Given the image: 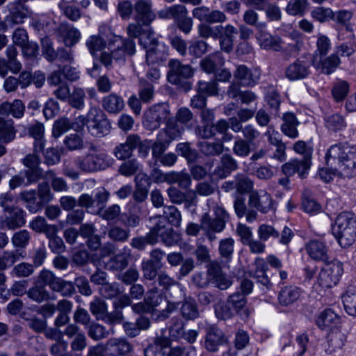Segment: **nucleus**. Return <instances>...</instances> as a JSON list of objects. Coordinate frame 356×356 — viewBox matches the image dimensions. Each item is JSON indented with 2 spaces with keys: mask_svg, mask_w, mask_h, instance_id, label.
Listing matches in <instances>:
<instances>
[{
  "mask_svg": "<svg viewBox=\"0 0 356 356\" xmlns=\"http://www.w3.org/2000/svg\"><path fill=\"white\" fill-rule=\"evenodd\" d=\"M341 60L337 54H332L329 56H320L319 60L314 67L321 71L322 74L330 75L339 67Z\"/></svg>",
  "mask_w": 356,
  "mask_h": 356,
  "instance_id": "32",
  "label": "nucleus"
},
{
  "mask_svg": "<svg viewBox=\"0 0 356 356\" xmlns=\"http://www.w3.org/2000/svg\"><path fill=\"white\" fill-rule=\"evenodd\" d=\"M195 90L206 97L218 96L219 95L218 84L214 80L209 81H199L195 86Z\"/></svg>",
  "mask_w": 356,
  "mask_h": 356,
  "instance_id": "57",
  "label": "nucleus"
},
{
  "mask_svg": "<svg viewBox=\"0 0 356 356\" xmlns=\"http://www.w3.org/2000/svg\"><path fill=\"white\" fill-rule=\"evenodd\" d=\"M88 133L95 138L108 136L111 130V123L106 114L100 108L92 106L88 110Z\"/></svg>",
  "mask_w": 356,
  "mask_h": 356,
  "instance_id": "4",
  "label": "nucleus"
},
{
  "mask_svg": "<svg viewBox=\"0 0 356 356\" xmlns=\"http://www.w3.org/2000/svg\"><path fill=\"white\" fill-rule=\"evenodd\" d=\"M257 234L261 241H267L268 240L277 239L280 243L286 245L291 242L294 236L293 232L287 226H285L282 230L281 234H280V232L273 226L267 224L259 225Z\"/></svg>",
  "mask_w": 356,
  "mask_h": 356,
  "instance_id": "10",
  "label": "nucleus"
},
{
  "mask_svg": "<svg viewBox=\"0 0 356 356\" xmlns=\"http://www.w3.org/2000/svg\"><path fill=\"white\" fill-rule=\"evenodd\" d=\"M101 105L102 111L115 115L123 110L124 102L120 95L116 93H110L102 98Z\"/></svg>",
  "mask_w": 356,
  "mask_h": 356,
  "instance_id": "29",
  "label": "nucleus"
},
{
  "mask_svg": "<svg viewBox=\"0 0 356 356\" xmlns=\"http://www.w3.org/2000/svg\"><path fill=\"white\" fill-rule=\"evenodd\" d=\"M176 152L184 157L188 164L197 162L200 158L197 150L192 148L188 142L178 143L176 146Z\"/></svg>",
  "mask_w": 356,
  "mask_h": 356,
  "instance_id": "51",
  "label": "nucleus"
},
{
  "mask_svg": "<svg viewBox=\"0 0 356 356\" xmlns=\"http://www.w3.org/2000/svg\"><path fill=\"white\" fill-rule=\"evenodd\" d=\"M27 131L29 136L34 139L33 152H41L43 151L45 145L43 124L39 122L30 124L27 127Z\"/></svg>",
  "mask_w": 356,
  "mask_h": 356,
  "instance_id": "27",
  "label": "nucleus"
},
{
  "mask_svg": "<svg viewBox=\"0 0 356 356\" xmlns=\"http://www.w3.org/2000/svg\"><path fill=\"white\" fill-rule=\"evenodd\" d=\"M332 233L341 248L350 247L356 241V216L342 212L332 226Z\"/></svg>",
  "mask_w": 356,
  "mask_h": 356,
  "instance_id": "2",
  "label": "nucleus"
},
{
  "mask_svg": "<svg viewBox=\"0 0 356 356\" xmlns=\"http://www.w3.org/2000/svg\"><path fill=\"white\" fill-rule=\"evenodd\" d=\"M254 8L264 11L266 17L269 21H279L282 18L280 8L276 3L268 2L267 0H263Z\"/></svg>",
  "mask_w": 356,
  "mask_h": 356,
  "instance_id": "47",
  "label": "nucleus"
},
{
  "mask_svg": "<svg viewBox=\"0 0 356 356\" xmlns=\"http://www.w3.org/2000/svg\"><path fill=\"white\" fill-rule=\"evenodd\" d=\"M238 168L236 160L232 155L225 154L220 158V164L216 168L214 173L220 178H226Z\"/></svg>",
  "mask_w": 356,
  "mask_h": 356,
  "instance_id": "31",
  "label": "nucleus"
},
{
  "mask_svg": "<svg viewBox=\"0 0 356 356\" xmlns=\"http://www.w3.org/2000/svg\"><path fill=\"white\" fill-rule=\"evenodd\" d=\"M163 300L162 292L155 286L149 289L144 296L145 302L149 306L152 312L154 308L160 305Z\"/></svg>",
  "mask_w": 356,
  "mask_h": 356,
  "instance_id": "59",
  "label": "nucleus"
},
{
  "mask_svg": "<svg viewBox=\"0 0 356 356\" xmlns=\"http://www.w3.org/2000/svg\"><path fill=\"white\" fill-rule=\"evenodd\" d=\"M340 318L331 309H325L316 316L315 323L321 330L330 329L339 323Z\"/></svg>",
  "mask_w": 356,
  "mask_h": 356,
  "instance_id": "35",
  "label": "nucleus"
},
{
  "mask_svg": "<svg viewBox=\"0 0 356 356\" xmlns=\"http://www.w3.org/2000/svg\"><path fill=\"white\" fill-rule=\"evenodd\" d=\"M186 15H188L186 8L181 4L165 7L158 12L159 18L163 19H173L175 23Z\"/></svg>",
  "mask_w": 356,
  "mask_h": 356,
  "instance_id": "41",
  "label": "nucleus"
},
{
  "mask_svg": "<svg viewBox=\"0 0 356 356\" xmlns=\"http://www.w3.org/2000/svg\"><path fill=\"white\" fill-rule=\"evenodd\" d=\"M241 132L243 136V139L244 140L248 141L254 147L259 145L260 138H261V134L252 124H247L244 126Z\"/></svg>",
  "mask_w": 356,
  "mask_h": 356,
  "instance_id": "64",
  "label": "nucleus"
},
{
  "mask_svg": "<svg viewBox=\"0 0 356 356\" xmlns=\"http://www.w3.org/2000/svg\"><path fill=\"white\" fill-rule=\"evenodd\" d=\"M108 356H124L132 350L129 342L122 339H111L106 343Z\"/></svg>",
  "mask_w": 356,
  "mask_h": 356,
  "instance_id": "28",
  "label": "nucleus"
},
{
  "mask_svg": "<svg viewBox=\"0 0 356 356\" xmlns=\"http://www.w3.org/2000/svg\"><path fill=\"white\" fill-rule=\"evenodd\" d=\"M195 18L207 24H221L227 21V17L224 12L219 10H211L207 6H200L193 10Z\"/></svg>",
  "mask_w": 356,
  "mask_h": 356,
  "instance_id": "19",
  "label": "nucleus"
},
{
  "mask_svg": "<svg viewBox=\"0 0 356 356\" xmlns=\"http://www.w3.org/2000/svg\"><path fill=\"white\" fill-rule=\"evenodd\" d=\"M86 92L80 87H74L70 92L67 99L68 104L77 110H82L85 107Z\"/></svg>",
  "mask_w": 356,
  "mask_h": 356,
  "instance_id": "58",
  "label": "nucleus"
},
{
  "mask_svg": "<svg viewBox=\"0 0 356 356\" xmlns=\"http://www.w3.org/2000/svg\"><path fill=\"white\" fill-rule=\"evenodd\" d=\"M309 256L314 261L327 263L329 261L328 247L319 240H311L305 245Z\"/></svg>",
  "mask_w": 356,
  "mask_h": 356,
  "instance_id": "25",
  "label": "nucleus"
},
{
  "mask_svg": "<svg viewBox=\"0 0 356 356\" xmlns=\"http://www.w3.org/2000/svg\"><path fill=\"white\" fill-rule=\"evenodd\" d=\"M132 301L127 295H122L113 302L114 310L112 312H106L105 318L111 323H120L123 320V308L131 305Z\"/></svg>",
  "mask_w": 356,
  "mask_h": 356,
  "instance_id": "26",
  "label": "nucleus"
},
{
  "mask_svg": "<svg viewBox=\"0 0 356 356\" xmlns=\"http://www.w3.org/2000/svg\"><path fill=\"white\" fill-rule=\"evenodd\" d=\"M307 6V0H290L286 6L285 10L289 15L303 16Z\"/></svg>",
  "mask_w": 356,
  "mask_h": 356,
  "instance_id": "60",
  "label": "nucleus"
},
{
  "mask_svg": "<svg viewBox=\"0 0 356 356\" xmlns=\"http://www.w3.org/2000/svg\"><path fill=\"white\" fill-rule=\"evenodd\" d=\"M168 184H177L181 188L187 190L191 185V175L184 171L170 172H168Z\"/></svg>",
  "mask_w": 356,
  "mask_h": 356,
  "instance_id": "50",
  "label": "nucleus"
},
{
  "mask_svg": "<svg viewBox=\"0 0 356 356\" xmlns=\"http://www.w3.org/2000/svg\"><path fill=\"white\" fill-rule=\"evenodd\" d=\"M120 40V45H118L111 51L113 60L120 63H124L126 56H132L136 53V44L132 38H122L118 37Z\"/></svg>",
  "mask_w": 356,
  "mask_h": 356,
  "instance_id": "24",
  "label": "nucleus"
},
{
  "mask_svg": "<svg viewBox=\"0 0 356 356\" xmlns=\"http://www.w3.org/2000/svg\"><path fill=\"white\" fill-rule=\"evenodd\" d=\"M203 347L209 353H216L221 347L229 344V337L216 325L205 327Z\"/></svg>",
  "mask_w": 356,
  "mask_h": 356,
  "instance_id": "8",
  "label": "nucleus"
},
{
  "mask_svg": "<svg viewBox=\"0 0 356 356\" xmlns=\"http://www.w3.org/2000/svg\"><path fill=\"white\" fill-rule=\"evenodd\" d=\"M9 14L6 17V21L11 24L22 22V0H15L7 6Z\"/></svg>",
  "mask_w": 356,
  "mask_h": 356,
  "instance_id": "49",
  "label": "nucleus"
},
{
  "mask_svg": "<svg viewBox=\"0 0 356 356\" xmlns=\"http://www.w3.org/2000/svg\"><path fill=\"white\" fill-rule=\"evenodd\" d=\"M209 273L211 275V284L220 290H227L232 284V281L222 273L220 264L212 261L209 264Z\"/></svg>",
  "mask_w": 356,
  "mask_h": 356,
  "instance_id": "23",
  "label": "nucleus"
},
{
  "mask_svg": "<svg viewBox=\"0 0 356 356\" xmlns=\"http://www.w3.org/2000/svg\"><path fill=\"white\" fill-rule=\"evenodd\" d=\"M251 146L252 145L242 138L236 137L233 144L232 152L237 156L245 158L252 152Z\"/></svg>",
  "mask_w": 356,
  "mask_h": 356,
  "instance_id": "62",
  "label": "nucleus"
},
{
  "mask_svg": "<svg viewBox=\"0 0 356 356\" xmlns=\"http://www.w3.org/2000/svg\"><path fill=\"white\" fill-rule=\"evenodd\" d=\"M55 35L62 40L67 47L74 46L81 38L79 31L70 24L63 22L55 29Z\"/></svg>",
  "mask_w": 356,
  "mask_h": 356,
  "instance_id": "22",
  "label": "nucleus"
},
{
  "mask_svg": "<svg viewBox=\"0 0 356 356\" xmlns=\"http://www.w3.org/2000/svg\"><path fill=\"white\" fill-rule=\"evenodd\" d=\"M312 161L298 158L291 159L281 167L282 172L286 177H292L297 174L300 179H305L311 168Z\"/></svg>",
  "mask_w": 356,
  "mask_h": 356,
  "instance_id": "15",
  "label": "nucleus"
},
{
  "mask_svg": "<svg viewBox=\"0 0 356 356\" xmlns=\"http://www.w3.org/2000/svg\"><path fill=\"white\" fill-rule=\"evenodd\" d=\"M43 281H40V274L39 275L37 281L35 283V285L30 288L29 291L26 292L27 296L38 302L40 303L44 300H47L49 299V293L45 289V286H47Z\"/></svg>",
  "mask_w": 356,
  "mask_h": 356,
  "instance_id": "46",
  "label": "nucleus"
},
{
  "mask_svg": "<svg viewBox=\"0 0 356 356\" xmlns=\"http://www.w3.org/2000/svg\"><path fill=\"white\" fill-rule=\"evenodd\" d=\"M168 81L183 89L185 92L192 88L189 79L194 74V70L188 64H183L178 59H170L168 62Z\"/></svg>",
  "mask_w": 356,
  "mask_h": 356,
  "instance_id": "3",
  "label": "nucleus"
},
{
  "mask_svg": "<svg viewBox=\"0 0 356 356\" xmlns=\"http://www.w3.org/2000/svg\"><path fill=\"white\" fill-rule=\"evenodd\" d=\"M257 39L260 47L266 50H273L278 51L281 49V39L277 35H272L269 33L259 30Z\"/></svg>",
  "mask_w": 356,
  "mask_h": 356,
  "instance_id": "37",
  "label": "nucleus"
},
{
  "mask_svg": "<svg viewBox=\"0 0 356 356\" xmlns=\"http://www.w3.org/2000/svg\"><path fill=\"white\" fill-rule=\"evenodd\" d=\"M312 65L310 57L300 56L286 68L285 76L290 81L304 79L311 74Z\"/></svg>",
  "mask_w": 356,
  "mask_h": 356,
  "instance_id": "12",
  "label": "nucleus"
},
{
  "mask_svg": "<svg viewBox=\"0 0 356 356\" xmlns=\"http://www.w3.org/2000/svg\"><path fill=\"white\" fill-rule=\"evenodd\" d=\"M167 56L166 46L157 42L146 51V61L148 65L160 64L166 59Z\"/></svg>",
  "mask_w": 356,
  "mask_h": 356,
  "instance_id": "34",
  "label": "nucleus"
},
{
  "mask_svg": "<svg viewBox=\"0 0 356 356\" xmlns=\"http://www.w3.org/2000/svg\"><path fill=\"white\" fill-rule=\"evenodd\" d=\"M136 140H134L133 134L127 136L123 143L117 145L113 150L115 156L119 160H125L132 156L133 151L136 149Z\"/></svg>",
  "mask_w": 356,
  "mask_h": 356,
  "instance_id": "43",
  "label": "nucleus"
},
{
  "mask_svg": "<svg viewBox=\"0 0 356 356\" xmlns=\"http://www.w3.org/2000/svg\"><path fill=\"white\" fill-rule=\"evenodd\" d=\"M169 104L159 103L151 106L143 115V127L149 131L159 129L163 122H165L170 117Z\"/></svg>",
  "mask_w": 356,
  "mask_h": 356,
  "instance_id": "5",
  "label": "nucleus"
},
{
  "mask_svg": "<svg viewBox=\"0 0 356 356\" xmlns=\"http://www.w3.org/2000/svg\"><path fill=\"white\" fill-rule=\"evenodd\" d=\"M201 154L207 157L218 156L222 154L224 150V144L220 140L216 141H200L197 143Z\"/></svg>",
  "mask_w": 356,
  "mask_h": 356,
  "instance_id": "42",
  "label": "nucleus"
},
{
  "mask_svg": "<svg viewBox=\"0 0 356 356\" xmlns=\"http://www.w3.org/2000/svg\"><path fill=\"white\" fill-rule=\"evenodd\" d=\"M346 312L350 316H356V286H350L342 296Z\"/></svg>",
  "mask_w": 356,
  "mask_h": 356,
  "instance_id": "55",
  "label": "nucleus"
},
{
  "mask_svg": "<svg viewBox=\"0 0 356 356\" xmlns=\"http://www.w3.org/2000/svg\"><path fill=\"white\" fill-rule=\"evenodd\" d=\"M300 296L299 288L293 286H285L281 289L278 295L280 305L288 306L296 302Z\"/></svg>",
  "mask_w": 356,
  "mask_h": 356,
  "instance_id": "48",
  "label": "nucleus"
},
{
  "mask_svg": "<svg viewBox=\"0 0 356 356\" xmlns=\"http://www.w3.org/2000/svg\"><path fill=\"white\" fill-rule=\"evenodd\" d=\"M221 188L225 192L236 190V193L241 195L250 193L252 192L253 181L245 175L237 174L232 180L225 181Z\"/></svg>",
  "mask_w": 356,
  "mask_h": 356,
  "instance_id": "21",
  "label": "nucleus"
},
{
  "mask_svg": "<svg viewBox=\"0 0 356 356\" xmlns=\"http://www.w3.org/2000/svg\"><path fill=\"white\" fill-rule=\"evenodd\" d=\"M283 123L281 125L282 132L289 137L290 138L295 139L298 136V131L297 127L299 122L296 115L291 112L284 113L282 116Z\"/></svg>",
  "mask_w": 356,
  "mask_h": 356,
  "instance_id": "38",
  "label": "nucleus"
},
{
  "mask_svg": "<svg viewBox=\"0 0 356 356\" xmlns=\"http://www.w3.org/2000/svg\"><path fill=\"white\" fill-rule=\"evenodd\" d=\"M226 302L234 311L235 314H240L241 315L243 314L246 317L248 316L249 313L248 309L245 308L247 303L246 296H245L244 294L241 293L240 291H236L229 296Z\"/></svg>",
  "mask_w": 356,
  "mask_h": 356,
  "instance_id": "45",
  "label": "nucleus"
},
{
  "mask_svg": "<svg viewBox=\"0 0 356 356\" xmlns=\"http://www.w3.org/2000/svg\"><path fill=\"white\" fill-rule=\"evenodd\" d=\"M14 197L10 193L0 194V206L15 216H10L8 225L10 229H16L22 225V211L13 207Z\"/></svg>",
  "mask_w": 356,
  "mask_h": 356,
  "instance_id": "18",
  "label": "nucleus"
},
{
  "mask_svg": "<svg viewBox=\"0 0 356 356\" xmlns=\"http://www.w3.org/2000/svg\"><path fill=\"white\" fill-rule=\"evenodd\" d=\"M238 33V30L231 24H227L222 32L220 33L219 39L221 51L230 53L233 50L234 35Z\"/></svg>",
  "mask_w": 356,
  "mask_h": 356,
  "instance_id": "40",
  "label": "nucleus"
},
{
  "mask_svg": "<svg viewBox=\"0 0 356 356\" xmlns=\"http://www.w3.org/2000/svg\"><path fill=\"white\" fill-rule=\"evenodd\" d=\"M210 24L205 22L200 24L198 26L199 35L206 39L212 38L214 40H217L220 37V33L223 31L225 26L222 25L211 26Z\"/></svg>",
  "mask_w": 356,
  "mask_h": 356,
  "instance_id": "56",
  "label": "nucleus"
},
{
  "mask_svg": "<svg viewBox=\"0 0 356 356\" xmlns=\"http://www.w3.org/2000/svg\"><path fill=\"white\" fill-rule=\"evenodd\" d=\"M42 53L44 58L50 63L58 61L60 63H72L74 62L73 51L65 47L54 48V43L49 37L41 39Z\"/></svg>",
  "mask_w": 356,
  "mask_h": 356,
  "instance_id": "7",
  "label": "nucleus"
},
{
  "mask_svg": "<svg viewBox=\"0 0 356 356\" xmlns=\"http://www.w3.org/2000/svg\"><path fill=\"white\" fill-rule=\"evenodd\" d=\"M325 124L329 130L334 132L342 130L346 126L342 115L337 113L325 117Z\"/></svg>",
  "mask_w": 356,
  "mask_h": 356,
  "instance_id": "63",
  "label": "nucleus"
},
{
  "mask_svg": "<svg viewBox=\"0 0 356 356\" xmlns=\"http://www.w3.org/2000/svg\"><path fill=\"white\" fill-rule=\"evenodd\" d=\"M261 72L257 68H248L245 65L236 67L234 76L242 86L252 87L257 83L260 79Z\"/></svg>",
  "mask_w": 356,
  "mask_h": 356,
  "instance_id": "17",
  "label": "nucleus"
},
{
  "mask_svg": "<svg viewBox=\"0 0 356 356\" xmlns=\"http://www.w3.org/2000/svg\"><path fill=\"white\" fill-rule=\"evenodd\" d=\"M248 204L263 213L275 210V202L271 195L265 191L261 193H258L256 191L250 193L249 194Z\"/></svg>",
  "mask_w": 356,
  "mask_h": 356,
  "instance_id": "20",
  "label": "nucleus"
},
{
  "mask_svg": "<svg viewBox=\"0 0 356 356\" xmlns=\"http://www.w3.org/2000/svg\"><path fill=\"white\" fill-rule=\"evenodd\" d=\"M343 273V263L338 260L325 263L318 275V283L323 288H331L339 282Z\"/></svg>",
  "mask_w": 356,
  "mask_h": 356,
  "instance_id": "9",
  "label": "nucleus"
},
{
  "mask_svg": "<svg viewBox=\"0 0 356 356\" xmlns=\"http://www.w3.org/2000/svg\"><path fill=\"white\" fill-rule=\"evenodd\" d=\"M184 132V127L177 122L174 118L170 117L165 122V128L159 131L158 136L161 137L162 134H165L168 138L166 140L171 143L172 140H177L181 138Z\"/></svg>",
  "mask_w": 356,
  "mask_h": 356,
  "instance_id": "36",
  "label": "nucleus"
},
{
  "mask_svg": "<svg viewBox=\"0 0 356 356\" xmlns=\"http://www.w3.org/2000/svg\"><path fill=\"white\" fill-rule=\"evenodd\" d=\"M122 287L118 282H107L99 288L101 296L106 299H118L122 293Z\"/></svg>",
  "mask_w": 356,
  "mask_h": 356,
  "instance_id": "54",
  "label": "nucleus"
},
{
  "mask_svg": "<svg viewBox=\"0 0 356 356\" xmlns=\"http://www.w3.org/2000/svg\"><path fill=\"white\" fill-rule=\"evenodd\" d=\"M327 165L339 169L346 177H353L356 172V149L346 143L332 145L325 154Z\"/></svg>",
  "mask_w": 356,
  "mask_h": 356,
  "instance_id": "1",
  "label": "nucleus"
},
{
  "mask_svg": "<svg viewBox=\"0 0 356 356\" xmlns=\"http://www.w3.org/2000/svg\"><path fill=\"white\" fill-rule=\"evenodd\" d=\"M159 234L161 241L166 246L170 247L178 244L181 238L179 234L172 227H166L165 222L159 220L158 222Z\"/></svg>",
  "mask_w": 356,
  "mask_h": 356,
  "instance_id": "30",
  "label": "nucleus"
},
{
  "mask_svg": "<svg viewBox=\"0 0 356 356\" xmlns=\"http://www.w3.org/2000/svg\"><path fill=\"white\" fill-rule=\"evenodd\" d=\"M225 64V58L220 51L211 54L200 61L202 70L207 74H213L218 67Z\"/></svg>",
  "mask_w": 356,
  "mask_h": 356,
  "instance_id": "39",
  "label": "nucleus"
},
{
  "mask_svg": "<svg viewBox=\"0 0 356 356\" xmlns=\"http://www.w3.org/2000/svg\"><path fill=\"white\" fill-rule=\"evenodd\" d=\"M180 313L186 321H194L200 316L199 306L196 300L191 297H185L181 302Z\"/></svg>",
  "mask_w": 356,
  "mask_h": 356,
  "instance_id": "33",
  "label": "nucleus"
},
{
  "mask_svg": "<svg viewBox=\"0 0 356 356\" xmlns=\"http://www.w3.org/2000/svg\"><path fill=\"white\" fill-rule=\"evenodd\" d=\"M15 137V130L13 120H6L4 118L0 117V140L8 143L12 141Z\"/></svg>",
  "mask_w": 356,
  "mask_h": 356,
  "instance_id": "53",
  "label": "nucleus"
},
{
  "mask_svg": "<svg viewBox=\"0 0 356 356\" xmlns=\"http://www.w3.org/2000/svg\"><path fill=\"white\" fill-rule=\"evenodd\" d=\"M38 152H33L26 156L24 159V165L28 168L24 172V176L26 181H24V185L31 184L38 182L43 175V170L40 168V156L37 154Z\"/></svg>",
  "mask_w": 356,
  "mask_h": 356,
  "instance_id": "14",
  "label": "nucleus"
},
{
  "mask_svg": "<svg viewBox=\"0 0 356 356\" xmlns=\"http://www.w3.org/2000/svg\"><path fill=\"white\" fill-rule=\"evenodd\" d=\"M216 217L212 218L209 213H205L201 218V228L204 231L221 232L225 227L229 219L228 213L222 207H218L215 211Z\"/></svg>",
  "mask_w": 356,
  "mask_h": 356,
  "instance_id": "13",
  "label": "nucleus"
},
{
  "mask_svg": "<svg viewBox=\"0 0 356 356\" xmlns=\"http://www.w3.org/2000/svg\"><path fill=\"white\" fill-rule=\"evenodd\" d=\"M331 92L336 102H342L349 92V84L343 80L337 81L334 83Z\"/></svg>",
  "mask_w": 356,
  "mask_h": 356,
  "instance_id": "61",
  "label": "nucleus"
},
{
  "mask_svg": "<svg viewBox=\"0 0 356 356\" xmlns=\"http://www.w3.org/2000/svg\"><path fill=\"white\" fill-rule=\"evenodd\" d=\"M74 166L84 172H94L109 166L108 156L105 152L88 153L74 159Z\"/></svg>",
  "mask_w": 356,
  "mask_h": 356,
  "instance_id": "6",
  "label": "nucleus"
},
{
  "mask_svg": "<svg viewBox=\"0 0 356 356\" xmlns=\"http://www.w3.org/2000/svg\"><path fill=\"white\" fill-rule=\"evenodd\" d=\"M234 243V240L231 237L222 239L219 242L218 252L220 261L224 266L227 268L229 267L228 264L233 258Z\"/></svg>",
  "mask_w": 356,
  "mask_h": 356,
  "instance_id": "44",
  "label": "nucleus"
},
{
  "mask_svg": "<svg viewBox=\"0 0 356 356\" xmlns=\"http://www.w3.org/2000/svg\"><path fill=\"white\" fill-rule=\"evenodd\" d=\"M0 115H12L14 118L22 117V101L15 99L13 103L4 102L0 104Z\"/></svg>",
  "mask_w": 356,
  "mask_h": 356,
  "instance_id": "52",
  "label": "nucleus"
},
{
  "mask_svg": "<svg viewBox=\"0 0 356 356\" xmlns=\"http://www.w3.org/2000/svg\"><path fill=\"white\" fill-rule=\"evenodd\" d=\"M43 281L54 291L59 292L63 296H72L75 293V286L73 282L65 281L47 270L40 272V281Z\"/></svg>",
  "mask_w": 356,
  "mask_h": 356,
  "instance_id": "11",
  "label": "nucleus"
},
{
  "mask_svg": "<svg viewBox=\"0 0 356 356\" xmlns=\"http://www.w3.org/2000/svg\"><path fill=\"white\" fill-rule=\"evenodd\" d=\"M155 18L156 14L152 9L151 1H135L134 19L136 22L144 24L145 26H149Z\"/></svg>",
  "mask_w": 356,
  "mask_h": 356,
  "instance_id": "16",
  "label": "nucleus"
}]
</instances>
